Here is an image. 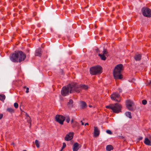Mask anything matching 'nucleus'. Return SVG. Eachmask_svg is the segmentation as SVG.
<instances>
[{
  "label": "nucleus",
  "mask_w": 151,
  "mask_h": 151,
  "mask_svg": "<svg viewBox=\"0 0 151 151\" xmlns=\"http://www.w3.org/2000/svg\"><path fill=\"white\" fill-rule=\"evenodd\" d=\"M87 86L85 85H78L75 83H71L66 86L63 87L61 91V94L63 96H66L75 92L79 93L82 89L87 90Z\"/></svg>",
  "instance_id": "f257e3e1"
},
{
  "label": "nucleus",
  "mask_w": 151,
  "mask_h": 151,
  "mask_svg": "<svg viewBox=\"0 0 151 151\" xmlns=\"http://www.w3.org/2000/svg\"><path fill=\"white\" fill-rule=\"evenodd\" d=\"M26 55L21 51H15L14 53L10 54L9 58L13 62H21L25 59Z\"/></svg>",
  "instance_id": "f03ea898"
},
{
  "label": "nucleus",
  "mask_w": 151,
  "mask_h": 151,
  "mask_svg": "<svg viewBox=\"0 0 151 151\" xmlns=\"http://www.w3.org/2000/svg\"><path fill=\"white\" fill-rule=\"evenodd\" d=\"M123 66L122 64H119L115 67L113 72L114 76L115 79L122 78V75L121 73L123 70Z\"/></svg>",
  "instance_id": "7ed1b4c3"
},
{
  "label": "nucleus",
  "mask_w": 151,
  "mask_h": 151,
  "mask_svg": "<svg viewBox=\"0 0 151 151\" xmlns=\"http://www.w3.org/2000/svg\"><path fill=\"white\" fill-rule=\"evenodd\" d=\"M106 107L111 109L114 113H118L121 111L122 106L121 105L116 104L106 106Z\"/></svg>",
  "instance_id": "20e7f679"
},
{
  "label": "nucleus",
  "mask_w": 151,
  "mask_h": 151,
  "mask_svg": "<svg viewBox=\"0 0 151 151\" xmlns=\"http://www.w3.org/2000/svg\"><path fill=\"white\" fill-rule=\"evenodd\" d=\"M102 68L99 66L93 67L90 68V73L92 75H96L101 74L102 72Z\"/></svg>",
  "instance_id": "39448f33"
},
{
  "label": "nucleus",
  "mask_w": 151,
  "mask_h": 151,
  "mask_svg": "<svg viewBox=\"0 0 151 151\" xmlns=\"http://www.w3.org/2000/svg\"><path fill=\"white\" fill-rule=\"evenodd\" d=\"M65 117L63 116L60 115H57L55 117L56 121L61 124H63L65 121Z\"/></svg>",
  "instance_id": "423d86ee"
},
{
  "label": "nucleus",
  "mask_w": 151,
  "mask_h": 151,
  "mask_svg": "<svg viewBox=\"0 0 151 151\" xmlns=\"http://www.w3.org/2000/svg\"><path fill=\"white\" fill-rule=\"evenodd\" d=\"M134 104L133 102L130 100H127L126 101V107L129 110L133 111L134 110L133 107Z\"/></svg>",
  "instance_id": "0eeeda50"
},
{
  "label": "nucleus",
  "mask_w": 151,
  "mask_h": 151,
  "mask_svg": "<svg viewBox=\"0 0 151 151\" xmlns=\"http://www.w3.org/2000/svg\"><path fill=\"white\" fill-rule=\"evenodd\" d=\"M111 98L112 100H115L117 102L120 101V96L117 93H114L111 96Z\"/></svg>",
  "instance_id": "6e6552de"
},
{
  "label": "nucleus",
  "mask_w": 151,
  "mask_h": 151,
  "mask_svg": "<svg viewBox=\"0 0 151 151\" xmlns=\"http://www.w3.org/2000/svg\"><path fill=\"white\" fill-rule=\"evenodd\" d=\"M142 13L144 16L147 17H151V10H143Z\"/></svg>",
  "instance_id": "1a4fd4ad"
},
{
  "label": "nucleus",
  "mask_w": 151,
  "mask_h": 151,
  "mask_svg": "<svg viewBox=\"0 0 151 151\" xmlns=\"http://www.w3.org/2000/svg\"><path fill=\"white\" fill-rule=\"evenodd\" d=\"M74 134L73 132L69 133V134H68L66 135L65 137V139L67 141L71 140L73 137Z\"/></svg>",
  "instance_id": "9d476101"
},
{
  "label": "nucleus",
  "mask_w": 151,
  "mask_h": 151,
  "mask_svg": "<svg viewBox=\"0 0 151 151\" xmlns=\"http://www.w3.org/2000/svg\"><path fill=\"white\" fill-rule=\"evenodd\" d=\"M94 136L95 137H98L100 131L97 127H94Z\"/></svg>",
  "instance_id": "9b49d317"
},
{
  "label": "nucleus",
  "mask_w": 151,
  "mask_h": 151,
  "mask_svg": "<svg viewBox=\"0 0 151 151\" xmlns=\"http://www.w3.org/2000/svg\"><path fill=\"white\" fill-rule=\"evenodd\" d=\"M80 147L81 145L78 143L77 142L74 143L73 146V151H77Z\"/></svg>",
  "instance_id": "f8f14e48"
},
{
  "label": "nucleus",
  "mask_w": 151,
  "mask_h": 151,
  "mask_svg": "<svg viewBox=\"0 0 151 151\" xmlns=\"http://www.w3.org/2000/svg\"><path fill=\"white\" fill-rule=\"evenodd\" d=\"M41 49L40 48H39L36 50L35 53V55L36 56H40L41 55Z\"/></svg>",
  "instance_id": "ddd939ff"
},
{
  "label": "nucleus",
  "mask_w": 151,
  "mask_h": 151,
  "mask_svg": "<svg viewBox=\"0 0 151 151\" xmlns=\"http://www.w3.org/2000/svg\"><path fill=\"white\" fill-rule=\"evenodd\" d=\"M145 144L147 145H151L150 140L147 138H145L144 142Z\"/></svg>",
  "instance_id": "4468645a"
},
{
  "label": "nucleus",
  "mask_w": 151,
  "mask_h": 151,
  "mask_svg": "<svg viewBox=\"0 0 151 151\" xmlns=\"http://www.w3.org/2000/svg\"><path fill=\"white\" fill-rule=\"evenodd\" d=\"M72 126L73 128L77 127L78 129L79 128V123L76 121L73 122V124H72Z\"/></svg>",
  "instance_id": "2eb2a0df"
},
{
  "label": "nucleus",
  "mask_w": 151,
  "mask_h": 151,
  "mask_svg": "<svg viewBox=\"0 0 151 151\" xmlns=\"http://www.w3.org/2000/svg\"><path fill=\"white\" fill-rule=\"evenodd\" d=\"M134 58L136 60H139L141 59V55L140 54H136Z\"/></svg>",
  "instance_id": "dca6fc26"
},
{
  "label": "nucleus",
  "mask_w": 151,
  "mask_h": 151,
  "mask_svg": "<svg viewBox=\"0 0 151 151\" xmlns=\"http://www.w3.org/2000/svg\"><path fill=\"white\" fill-rule=\"evenodd\" d=\"M73 101L72 99H70L69 100V102H68V105L69 107H73Z\"/></svg>",
  "instance_id": "f3484780"
},
{
  "label": "nucleus",
  "mask_w": 151,
  "mask_h": 151,
  "mask_svg": "<svg viewBox=\"0 0 151 151\" xmlns=\"http://www.w3.org/2000/svg\"><path fill=\"white\" fill-rule=\"evenodd\" d=\"M106 150L108 151H110L113 149V147L111 145H108L106 147Z\"/></svg>",
  "instance_id": "a211bd4d"
},
{
  "label": "nucleus",
  "mask_w": 151,
  "mask_h": 151,
  "mask_svg": "<svg viewBox=\"0 0 151 151\" xmlns=\"http://www.w3.org/2000/svg\"><path fill=\"white\" fill-rule=\"evenodd\" d=\"M99 56L100 57L101 60H106V58L104 55L101 54H99Z\"/></svg>",
  "instance_id": "6ab92c4d"
},
{
  "label": "nucleus",
  "mask_w": 151,
  "mask_h": 151,
  "mask_svg": "<svg viewBox=\"0 0 151 151\" xmlns=\"http://www.w3.org/2000/svg\"><path fill=\"white\" fill-rule=\"evenodd\" d=\"M5 98V96L3 94H0V100L1 101H4Z\"/></svg>",
  "instance_id": "aec40b11"
},
{
  "label": "nucleus",
  "mask_w": 151,
  "mask_h": 151,
  "mask_svg": "<svg viewBox=\"0 0 151 151\" xmlns=\"http://www.w3.org/2000/svg\"><path fill=\"white\" fill-rule=\"evenodd\" d=\"M125 115L127 116L129 118H132L131 113L129 111L126 112L125 113Z\"/></svg>",
  "instance_id": "412c9836"
},
{
  "label": "nucleus",
  "mask_w": 151,
  "mask_h": 151,
  "mask_svg": "<svg viewBox=\"0 0 151 151\" xmlns=\"http://www.w3.org/2000/svg\"><path fill=\"white\" fill-rule=\"evenodd\" d=\"M81 106L83 108H85L86 106V103L84 101H82L81 102Z\"/></svg>",
  "instance_id": "4be33fe9"
},
{
  "label": "nucleus",
  "mask_w": 151,
  "mask_h": 151,
  "mask_svg": "<svg viewBox=\"0 0 151 151\" xmlns=\"http://www.w3.org/2000/svg\"><path fill=\"white\" fill-rule=\"evenodd\" d=\"M35 143L36 147L37 148H39L40 147V142L38 140H36L35 141Z\"/></svg>",
  "instance_id": "5701e85b"
},
{
  "label": "nucleus",
  "mask_w": 151,
  "mask_h": 151,
  "mask_svg": "<svg viewBox=\"0 0 151 151\" xmlns=\"http://www.w3.org/2000/svg\"><path fill=\"white\" fill-rule=\"evenodd\" d=\"M108 54V52L106 49H104L103 51V54L104 55H107Z\"/></svg>",
  "instance_id": "b1692460"
},
{
  "label": "nucleus",
  "mask_w": 151,
  "mask_h": 151,
  "mask_svg": "<svg viewBox=\"0 0 151 151\" xmlns=\"http://www.w3.org/2000/svg\"><path fill=\"white\" fill-rule=\"evenodd\" d=\"M7 111L11 113H13L14 111L13 109L11 108H8L7 109Z\"/></svg>",
  "instance_id": "393cba45"
},
{
  "label": "nucleus",
  "mask_w": 151,
  "mask_h": 151,
  "mask_svg": "<svg viewBox=\"0 0 151 151\" xmlns=\"http://www.w3.org/2000/svg\"><path fill=\"white\" fill-rule=\"evenodd\" d=\"M27 122L28 123H30L31 124V118L29 116H28L27 118Z\"/></svg>",
  "instance_id": "a878e982"
},
{
  "label": "nucleus",
  "mask_w": 151,
  "mask_h": 151,
  "mask_svg": "<svg viewBox=\"0 0 151 151\" xmlns=\"http://www.w3.org/2000/svg\"><path fill=\"white\" fill-rule=\"evenodd\" d=\"M142 103L143 105H145L147 104V101L145 99L143 100L142 101Z\"/></svg>",
  "instance_id": "bb28decb"
},
{
  "label": "nucleus",
  "mask_w": 151,
  "mask_h": 151,
  "mask_svg": "<svg viewBox=\"0 0 151 151\" xmlns=\"http://www.w3.org/2000/svg\"><path fill=\"white\" fill-rule=\"evenodd\" d=\"M70 120V119L69 117H66V121L67 123H68L69 122Z\"/></svg>",
  "instance_id": "cd10ccee"
},
{
  "label": "nucleus",
  "mask_w": 151,
  "mask_h": 151,
  "mask_svg": "<svg viewBox=\"0 0 151 151\" xmlns=\"http://www.w3.org/2000/svg\"><path fill=\"white\" fill-rule=\"evenodd\" d=\"M14 106L16 108H17L18 107V104L17 103H15L14 104Z\"/></svg>",
  "instance_id": "c85d7f7f"
},
{
  "label": "nucleus",
  "mask_w": 151,
  "mask_h": 151,
  "mask_svg": "<svg viewBox=\"0 0 151 151\" xmlns=\"http://www.w3.org/2000/svg\"><path fill=\"white\" fill-rule=\"evenodd\" d=\"M106 132L108 134H112V132H111L109 130H108L106 131Z\"/></svg>",
  "instance_id": "c756f323"
},
{
  "label": "nucleus",
  "mask_w": 151,
  "mask_h": 151,
  "mask_svg": "<svg viewBox=\"0 0 151 151\" xmlns=\"http://www.w3.org/2000/svg\"><path fill=\"white\" fill-rule=\"evenodd\" d=\"M66 146V144L65 143V142H64L63 143V146L62 147V148L61 149H62V150H63Z\"/></svg>",
  "instance_id": "7c9ffc66"
},
{
  "label": "nucleus",
  "mask_w": 151,
  "mask_h": 151,
  "mask_svg": "<svg viewBox=\"0 0 151 151\" xmlns=\"http://www.w3.org/2000/svg\"><path fill=\"white\" fill-rule=\"evenodd\" d=\"M141 9H150L147 7L144 6Z\"/></svg>",
  "instance_id": "2f4dec72"
},
{
  "label": "nucleus",
  "mask_w": 151,
  "mask_h": 151,
  "mask_svg": "<svg viewBox=\"0 0 151 151\" xmlns=\"http://www.w3.org/2000/svg\"><path fill=\"white\" fill-rule=\"evenodd\" d=\"M29 88L28 87L26 88V92L27 93H28L29 92Z\"/></svg>",
  "instance_id": "473e14b6"
},
{
  "label": "nucleus",
  "mask_w": 151,
  "mask_h": 151,
  "mask_svg": "<svg viewBox=\"0 0 151 151\" xmlns=\"http://www.w3.org/2000/svg\"><path fill=\"white\" fill-rule=\"evenodd\" d=\"M3 116V115L2 114H0V120L2 118Z\"/></svg>",
  "instance_id": "72a5a7b5"
},
{
  "label": "nucleus",
  "mask_w": 151,
  "mask_h": 151,
  "mask_svg": "<svg viewBox=\"0 0 151 151\" xmlns=\"http://www.w3.org/2000/svg\"><path fill=\"white\" fill-rule=\"evenodd\" d=\"M143 137H140L139 138V140H141L142 139Z\"/></svg>",
  "instance_id": "f704fd0d"
},
{
  "label": "nucleus",
  "mask_w": 151,
  "mask_h": 151,
  "mask_svg": "<svg viewBox=\"0 0 151 151\" xmlns=\"http://www.w3.org/2000/svg\"><path fill=\"white\" fill-rule=\"evenodd\" d=\"M81 125H84V123L82 121H81Z\"/></svg>",
  "instance_id": "c9c22d12"
},
{
  "label": "nucleus",
  "mask_w": 151,
  "mask_h": 151,
  "mask_svg": "<svg viewBox=\"0 0 151 151\" xmlns=\"http://www.w3.org/2000/svg\"><path fill=\"white\" fill-rule=\"evenodd\" d=\"M75 121H74L73 119H72L71 121V124H72L73 122H75Z\"/></svg>",
  "instance_id": "e433bc0d"
},
{
  "label": "nucleus",
  "mask_w": 151,
  "mask_h": 151,
  "mask_svg": "<svg viewBox=\"0 0 151 151\" xmlns=\"http://www.w3.org/2000/svg\"><path fill=\"white\" fill-rule=\"evenodd\" d=\"M96 52H99V49H96Z\"/></svg>",
  "instance_id": "4c0bfd02"
},
{
  "label": "nucleus",
  "mask_w": 151,
  "mask_h": 151,
  "mask_svg": "<svg viewBox=\"0 0 151 151\" xmlns=\"http://www.w3.org/2000/svg\"><path fill=\"white\" fill-rule=\"evenodd\" d=\"M88 125V123H86L85 124V126H86V125Z\"/></svg>",
  "instance_id": "58836bf2"
},
{
  "label": "nucleus",
  "mask_w": 151,
  "mask_h": 151,
  "mask_svg": "<svg viewBox=\"0 0 151 151\" xmlns=\"http://www.w3.org/2000/svg\"><path fill=\"white\" fill-rule=\"evenodd\" d=\"M27 88V87H26V86H24V87H23V88Z\"/></svg>",
  "instance_id": "ea45409f"
},
{
  "label": "nucleus",
  "mask_w": 151,
  "mask_h": 151,
  "mask_svg": "<svg viewBox=\"0 0 151 151\" xmlns=\"http://www.w3.org/2000/svg\"><path fill=\"white\" fill-rule=\"evenodd\" d=\"M26 115H27V117L28 116H29L27 114H26Z\"/></svg>",
  "instance_id": "a19ab883"
},
{
  "label": "nucleus",
  "mask_w": 151,
  "mask_h": 151,
  "mask_svg": "<svg viewBox=\"0 0 151 151\" xmlns=\"http://www.w3.org/2000/svg\"><path fill=\"white\" fill-rule=\"evenodd\" d=\"M150 139L151 140V137H149Z\"/></svg>",
  "instance_id": "79ce46f5"
},
{
  "label": "nucleus",
  "mask_w": 151,
  "mask_h": 151,
  "mask_svg": "<svg viewBox=\"0 0 151 151\" xmlns=\"http://www.w3.org/2000/svg\"><path fill=\"white\" fill-rule=\"evenodd\" d=\"M63 150H62V149H61L60 150V151H62Z\"/></svg>",
  "instance_id": "37998d69"
},
{
  "label": "nucleus",
  "mask_w": 151,
  "mask_h": 151,
  "mask_svg": "<svg viewBox=\"0 0 151 151\" xmlns=\"http://www.w3.org/2000/svg\"><path fill=\"white\" fill-rule=\"evenodd\" d=\"M23 151H26V150H23Z\"/></svg>",
  "instance_id": "c03bdc74"
},
{
  "label": "nucleus",
  "mask_w": 151,
  "mask_h": 151,
  "mask_svg": "<svg viewBox=\"0 0 151 151\" xmlns=\"http://www.w3.org/2000/svg\"><path fill=\"white\" fill-rule=\"evenodd\" d=\"M150 83H151V81H150Z\"/></svg>",
  "instance_id": "a18cd8bd"
},
{
  "label": "nucleus",
  "mask_w": 151,
  "mask_h": 151,
  "mask_svg": "<svg viewBox=\"0 0 151 151\" xmlns=\"http://www.w3.org/2000/svg\"><path fill=\"white\" fill-rule=\"evenodd\" d=\"M122 137V138H123V137Z\"/></svg>",
  "instance_id": "49530a36"
},
{
  "label": "nucleus",
  "mask_w": 151,
  "mask_h": 151,
  "mask_svg": "<svg viewBox=\"0 0 151 151\" xmlns=\"http://www.w3.org/2000/svg\"><path fill=\"white\" fill-rule=\"evenodd\" d=\"M34 1H35V0H33Z\"/></svg>",
  "instance_id": "de8ad7c7"
}]
</instances>
